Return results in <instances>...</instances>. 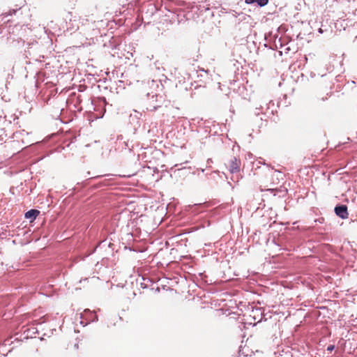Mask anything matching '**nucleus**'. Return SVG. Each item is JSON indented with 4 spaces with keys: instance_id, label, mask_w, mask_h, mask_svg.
Returning <instances> with one entry per match:
<instances>
[{
    "instance_id": "f257e3e1",
    "label": "nucleus",
    "mask_w": 357,
    "mask_h": 357,
    "mask_svg": "<svg viewBox=\"0 0 357 357\" xmlns=\"http://www.w3.org/2000/svg\"><path fill=\"white\" fill-rule=\"evenodd\" d=\"M241 164L240 159L233 157L229 160L227 167L231 174L238 173L240 171Z\"/></svg>"
},
{
    "instance_id": "f03ea898",
    "label": "nucleus",
    "mask_w": 357,
    "mask_h": 357,
    "mask_svg": "<svg viewBox=\"0 0 357 357\" xmlns=\"http://www.w3.org/2000/svg\"><path fill=\"white\" fill-rule=\"evenodd\" d=\"M335 214L342 219L348 218L347 206L346 205H338L335 208Z\"/></svg>"
},
{
    "instance_id": "7ed1b4c3",
    "label": "nucleus",
    "mask_w": 357,
    "mask_h": 357,
    "mask_svg": "<svg viewBox=\"0 0 357 357\" xmlns=\"http://www.w3.org/2000/svg\"><path fill=\"white\" fill-rule=\"evenodd\" d=\"M40 211L36 209H31L25 213V218L30 220L31 222L33 221L39 215Z\"/></svg>"
},
{
    "instance_id": "20e7f679",
    "label": "nucleus",
    "mask_w": 357,
    "mask_h": 357,
    "mask_svg": "<svg viewBox=\"0 0 357 357\" xmlns=\"http://www.w3.org/2000/svg\"><path fill=\"white\" fill-rule=\"evenodd\" d=\"M246 4L256 3L260 7H263L268 4V0H245Z\"/></svg>"
},
{
    "instance_id": "39448f33",
    "label": "nucleus",
    "mask_w": 357,
    "mask_h": 357,
    "mask_svg": "<svg viewBox=\"0 0 357 357\" xmlns=\"http://www.w3.org/2000/svg\"><path fill=\"white\" fill-rule=\"evenodd\" d=\"M160 105H150L149 107H148L146 109L148 110H150V111H154L158 107H159Z\"/></svg>"
},
{
    "instance_id": "423d86ee",
    "label": "nucleus",
    "mask_w": 357,
    "mask_h": 357,
    "mask_svg": "<svg viewBox=\"0 0 357 357\" xmlns=\"http://www.w3.org/2000/svg\"><path fill=\"white\" fill-rule=\"evenodd\" d=\"M335 349V346L334 345H329L327 348V350L329 351H332L333 349Z\"/></svg>"
},
{
    "instance_id": "0eeeda50",
    "label": "nucleus",
    "mask_w": 357,
    "mask_h": 357,
    "mask_svg": "<svg viewBox=\"0 0 357 357\" xmlns=\"http://www.w3.org/2000/svg\"><path fill=\"white\" fill-rule=\"evenodd\" d=\"M98 320V317L97 316H96V318L94 319H93V321H97Z\"/></svg>"
},
{
    "instance_id": "6e6552de",
    "label": "nucleus",
    "mask_w": 357,
    "mask_h": 357,
    "mask_svg": "<svg viewBox=\"0 0 357 357\" xmlns=\"http://www.w3.org/2000/svg\"><path fill=\"white\" fill-rule=\"evenodd\" d=\"M154 97H157V95H153L152 96V98H153Z\"/></svg>"
},
{
    "instance_id": "1a4fd4ad",
    "label": "nucleus",
    "mask_w": 357,
    "mask_h": 357,
    "mask_svg": "<svg viewBox=\"0 0 357 357\" xmlns=\"http://www.w3.org/2000/svg\"><path fill=\"white\" fill-rule=\"evenodd\" d=\"M211 162V159H208V161H207V162H208H208Z\"/></svg>"
},
{
    "instance_id": "9d476101",
    "label": "nucleus",
    "mask_w": 357,
    "mask_h": 357,
    "mask_svg": "<svg viewBox=\"0 0 357 357\" xmlns=\"http://www.w3.org/2000/svg\"><path fill=\"white\" fill-rule=\"evenodd\" d=\"M319 31L320 33H321V32H322L321 29H319Z\"/></svg>"
}]
</instances>
